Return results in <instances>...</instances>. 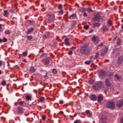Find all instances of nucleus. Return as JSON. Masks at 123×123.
<instances>
[{"mask_svg": "<svg viewBox=\"0 0 123 123\" xmlns=\"http://www.w3.org/2000/svg\"><path fill=\"white\" fill-rule=\"evenodd\" d=\"M100 25V24L98 23H95L92 25V27L94 28L98 27Z\"/></svg>", "mask_w": 123, "mask_h": 123, "instance_id": "obj_24", "label": "nucleus"}, {"mask_svg": "<svg viewBox=\"0 0 123 123\" xmlns=\"http://www.w3.org/2000/svg\"><path fill=\"white\" fill-rule=\"evenodd\" d=\"M63 13V11L62 9H61L59 11L58 13V15H62Z\"/></svg>", "mask_w": 123, "mask_h": 123, "instance_id": "obj_32", "label": "nucleus"}, {"mask_svg": "<svg viewBox=\"0 0 123 123\" xmlns=\"http://www.w3.org/2000/svg\"><path fill=\"white\" fill-rule=\"evenodd\" d=\"M101 29L102 32L104 33L105 31H108L109 29V28L107 26H105L102 28Z\"/></svg>", "mask_w": 123, "mask_h": 123, "instance_id": "obj_13", "label": "nucleus"}, {"mask_svg": "<svg viewBox=\"0 0 123 123\" xmlns=\"http://www.w3.org/2000/svg\"><path fill=\"white\" fill-rule=\"evenodd\" d=\"M108 50V48H106L102 52L101 55H104L106 53L107 51Z\"/></svg>", "mask_w": 123, "mask_h": 123, "instance_id": "obj_17", "label": "nucleus"}, {"mask_svg": "<svg viewBox=\"0 0 123 123\" xmlns=\"http://www.w3.org/2000/svg\"><path fill=\"white\" fill-rule=\"evenodd\" d=\"M58 8L59 9L61 10L62 9V6L61 4H59L58 6Z\"/></svg>", "mask_w": 123, "mask_h": 123, "instance_id": "obj_40", "label": "nucleus"}, {"mask_svg": "<svg viewBox=\"0 0 123 123\" xmlns=\"http://www.w3.org/2000/svg\"><path fill=\"white\" fill-rule=\"evenodd\" d=\"M123 61V57L120 56L118 57L117 62V64H121Z\"/></svg>", "mask_w": 123, "mask_h": 123, "instance_id": "obj_9", "label": "nucleus"}, {"mask_svg": "<svg viewBox=\"0 0 123 123\" xmlns=\"http://www.w3.org/2000/svg\"><path fill=\"white\" fill-rule=\"evenodd\" d=\"M76 17V13H74L71 15L69 17V18L71 19H74Z\"/></svg>", "mask_w": 123, "mask_h": 123, "instance_id": "obj_21", "label": "nucleus"}, {"mask_svg": "<svg viewBox=\"0 0 123 123\" xmlns=\"http://www.w3.org/2000/svg\"><path fill=\"white\" fill-rule=\"evenodd\" d=\"M23 62L25 63H26L27 62V61L25 59H24L23 60Z\"/></svg>", "mask_w": 123, "mask_h": 123, "instance_id": "obj_51", "label": "nucleus"}, {"mask_svg": "<svg viewBox=\"0 0 123 123\" xmlns=\"http://www.w3.org/2000/svg\"><path fill=\"white\" fill-rule=\"evenodd\" d=\"M119 93V92H117L116 93H115V94H117Z\"/></svg>", "mask_w": 123, "mask_h": 123, "instance_id": "obj_59", "label": "nucleus"}, {"mask_svg": "<svg viewBox=\"0 0 123 123\" xmlns=\"http://www.w3.org/2000/svg\"><path fill=\"white\" fill-rule=\"evenodd\" d=\"M27 50H26L25 52H23L22 55V56L23 57H25L27 55Z\"/></svg>", "mask_w": 123, "mask_h": 123, "instance_id": "obj_26", "label": "nucleus"}, {"mask_svg": "<svg viewBox=\"0 0 123 123\" xmlns=\"http://www.w3.org/2000/svg\"><path fill=\"white\" fill-rule=\"evenodd\" d=\"M2 25L0 24V32L3 31V29L2 28Z\"/></svg>", "mask_w": 123, "mask_h": 123, "instance_id": "obj_46", "label": "nucleus"}, {"mask_svg": "<svg viewBox=\"0 0 123 123\" xmlns=\"http://www.w3.org/2000/svg\"><path fill=\"white\" fill-rule=\"evenodd\" d=\"M105 85L107 86H109L111 85V83L110 82L109 79H106L105 80Z\"/></svg>", "mask_w": 123, "mask_h": 123, "instance_id": "obj_12", "label": "nucleus"}, {"mask_svg": "<svg viewBox=\"0 0 123 123\" xmlns=\"http://www.w3.org/2000/svg\"><path fill=\"white\" fill-rule=\"evenodd\" d=\"M50 59L49 58L45 59L43 61V62H44L45 64L46 65H48L49 63Z\"/></svg>", "mask_w": 123, "mask_h": 123, "instance_id": "obj_19", "label": "nucleus"}, {"mask_svg": "<svg viewBox=\"0 0 123 123\" xmlns=\"http://www.w3.org/2000/svg\"><path fill=\"white\" fill-rule=\"evenodd\" d=\"M107 24L109 26L111 25H112V21L111 20L108 19L107 21Z\"/></svg>", "mask_w": 123, "mask_h": 123, "instance_id": "obj_27", "label": "nucleus"}, {"mask_svg": "<svg viewBox=\"0 0 123 123\" xmlns=\"http://www.w3.org/2000/svg\"><path fill=\"white\" fill-rule=\"evenodd\" d=\"M84 29L87 30L89 28V26L88 25H85L84 27Z\"/></svg>", "mask_w": 123, "mask_h": 123, "instance_id": "obj_44", "label": "nucleus"}, {"mask_svg": "<svg viewBox=\"0 0 123 123\" xmlns=\"http://www.w3.org/2000/svg\"><path fill=\"white\" fill-rule=\"evenodd\" d=\"M87 115L89 117H91L92 116V114L90 113H88V114H87Z\"/></svg>", "mask_w": 123, "mask_h": 123, "instance_id": "obj_54", "label": "nucleus"}, {"mask_svg": "<svg viewBox=\"0 0 123 123\" xmlns=\"http://www.w3.org/2000/svg\"><path fill=\"white\" fill-rule=\"evenodd\" d=\"M114 80L117 81L120 80L121 78V76L117 74H116L114 76Z\"/></svg>", "mask_w": 123, "mask_h": 123, "instance_id": "obj_7", "label": "nucleus"}, {"mask_svg": "<svg viewBox=\"0 0 123 123\" xmlns=\"http://www.w3.org/2000/svg\"><path fill=\"white\" fill-rule=\"evenodd\" d=\"M52 72L54 74H56L57 72L56 69H54L52 70Z\"/></svg>", "mask_w": 123, "mask_h": 123, "instance_id": "obj_37", "label": "nucleus"}, {"mask_svg": "<svg viewBox=\"0 0 123 123\" xmlns=\"http://www.w3.org/2000/svg\"><path fill=\"white\" fill-rule=\"evenodd\" d=\"M90 113V112L89 111H86V113L87 114V115Z\"/></svg>", "mask_w": 123, "mask_h": 123, "instance_id": "obj_58", "label": "nucleus"}, {"mask_svg": "<svg viewBox=\"0 0 123 123\" xmlns=\"http://www.w3.org/2000/svg\"><path fill=\"white\" fill-rule=\"evenodd\" d=\"M5 34L8 35L10 34V32L9 31L6 30L5 31Z\"/></svg>", "mask_w": 123, "mask_h": 123, "instance_id": "obj_39", "label": "nucleus"}, {"mask_svg": "<svg viewBox=\"0 0 123 123\" xmlns=\"http://www.w3.org/2000/svg\"><path fill=\"white\" fill-rule=\"evenodd\" d=\"M49 35V32H46L44 34L43 37L44 39H46L48 38Z\"/></svg>", "mask_w": 123, "mask_h": 123, "instance_id": "obj_16", "label": "nucleus"}, {"mask_svg": "<svg viewBox=\"0 0 123 123\" xmlns=\"http://www.w3.org/2000/svg\"><path fill=\"white\" fill-rule=\"evenodd\" d=\"M120 122L121 123H123V118L121 119Z\"/></svg>", "mask_w": 123, "mask_h": 123, "instance_id": "obj_56", "label": "nucleus"}, {"mask_svg": "<svg viewBox=\"0 0 123 123\" xmlns=\"http://www.w3.org/2000/svg\"><path fill=\"white\" fill-rule=\"evenodd\" d=\"M1 71L0 70V75L1 74Z\"/></svg>", "mask_w": 123, "mask_h": 123, "instance_id": "obj_62", "label": "nucleus"}, {"mask_svg": "<svg viewBox=\"0 0 123 123\" xmlns=\"http://www.w3.org/2000/svg\"><path fill=\"white\" fill-rule=\"evenodd\" d=\"M74 123H80V121L79 120H76L74 122Z\"/></svg>", "mask_w": 123, "mask_h": 123, "instance_id": "obj_48", "label": "nucleus"}, {"mask_svg": "<svg viewBox=\"0 0 123 123\" xmlns=\"http://www.w3.org/2000/svg\"><path fill=\"white\" fill-rule=\"evenodd\" d=\"M27 40H30L32 38V36H27Z\"/></svg>", "mask_w": 123, "mask_h": 123, "instance_id": "obj_33", "label": "nucleus"}, {"mask_svg": "<svg viewBox=\"0 0 123 123\" xmlns=\"http://www.w3.org/2000/svg\"><path fill=\"white\" fill-rule=\"evenodd\" d=\"M99 75L101 76H104L105 74V72L102 70H101L99 72Z\"/></svg>", "mask_w": 123, "mask_h": 123, "instance_id": "obj_22", "label": "nucleus"}, {"mask_svg": "<svg viewBox=\"0 0 123 123\" xmlns=\"http://www.w3.org/2000/svg\"><path fill=\"white\" fill-rule=\"evenodd\" d=\"M6 81H5L4 80L2 81V82L1 84L2 85L4 86L5 85H6Z\"/></svg>", "mask_w": 123, "mask_h": 123, "instance_id": "obj_41", "label": "nucleus"}, {"mask_svg": "<svg viewBox=\"0 0 123 123\" xmlns=\"http://www.w3.org/2000/svg\"><path fill=\"white\" fill-rule=\"evenodd\" d=\"M84 123H89L88 122H85Z\"/></svg>", "mask_w": 123, "mask_h": 123, "instance_id": "obj_64", "label": "nucleus"}, {"mask_svg": "<svg viewBox=\"0 0 123 123\" xmlns=\"http://www.w3.org/2000/svg\"><path fill=\"white\" fill-rule=\"evenodd\" d=\"M123 104V100L121 99L118 100L116 104L117 106L118 107H120L122 106Z\"/></svg>", "mask_w": 123, "mask_h": 123, "instance_id": "obj_6", "label": "nucleus"}, {"mask_svg": "<svg viewBox=\"0 0 123 123\" xmlns=\"http://www.w3.org/2000/svg\"><path fill=\"white\" fill-rule=\"evenodd\" d=\"M93 31V30H92V31H89V33H91V32H92V31Z\"/></svg>", "mask_w": 123, "mask_h": 123, "instance_id": "obj_61", "label": "nucleus"}, {"mask_svg": "<svg viewBox=\"0 0 123 123\" xmlns=\"http://www.w3.org/2000/svg\"><path fill=\"white\" fill-rule=\"evenodd\" d=\"M92 61H86L85 62V63L86 64L89 65Z\"/></svg>", "mask_w": 123, "mask_h": 123, "instance_id": "obj_36", "label": "nucleus"}, {"mask_svg": "<svg viewBox=\"0 0 123 123\" xmlns=\"http://www.w3.org/2000/svg\"><path fill=\"white\" fill-rule=\"evenodd\" d=\"M83 15L85 17H86L87 16V15L86 12H84V14H83Z\"/></svg>", "mask_w": 123, "mask_h": 123, "instance_id": "obj_50", "label": "nucleus"}, {"mask_svg": "<svg viewBox=\"0 0 123 123\" xmlns=\"http://www.w3.org/2000/svg\"><path fill=\"white\" fill-rule=\"evenodd\" d=\"M103 96L101 94H100L98 97V101L99 103H101L103 100Z\"/></svg>", "mask_w": 123, "mask_h": 123, "instance_id": "obj_11", "label": "nucleus"}, {"mask_svg": "<svg viewBox=\"0 0 123 123\" xmlns=\"http://www.w3.org/2000/svg\"><path fill=\"white\" fill-rule=\"evenodd\" d=\"M17 108V111L18 114H21L24 113V109L23 108L18 107Z\"/></svg>", "mask_w": 123, "mask_h": 123, "instance_id": "obj_8", "label": "nucleus"}, {"mask_svg": "<svg viewBox=\"0 0 123 123\" xmlns=\"http://www.w3.org/2000/svg\"><path fill=\"white\" fill-rule=\"evenodd\" d=\"M100 16L99 14H96L95 17V19L96 20H98L100 18Z\"/></svg>", "mask_w": 123, "mask_h": 123, "instance_id": "obj_25", "label": "nucleus"}, {"mask_svg": "<svg viewBox=\"0 0 123 123\" xmlns=\"http://www.w3.org/2000/svg\"><path fill=\"white\" fill-rule=\"evenodd\" d=\"M104 85V83L101 82H99L94 85L93 88L95 90H97L98 89L99 87H103Z\"/></svg>", "mask_w": 123, "mask_h": 123, "instance_id": "obj_2", "label": "nucleus"}, {"mask_svg": "<svg viewBox=\"0 0 123 123\" xmlns=\"http://www.w3.org/2000/svg\"><path fill=\"white\" fill-rule=\"evenodd\" d=\"M92 61L93 60H94L95 59L94 58V57L93 56H91L89 58Z\"/></svg>", "mask_w": 123, "mask_h": 123, "instance_id": "obj_45", "label": "nucleus"}, {"mask_svg": "<svg viewBox=\"0 0 123 123\" xmlns=\"http://www.w3.org/2000/svg\"><path fill=\"white\" fill-rule=\"evenodd\" d=\"M92 40L94 44L96 45L98 43L99 41V39L97 37L94 36L92 38Z\"/></svg>", "mask_w": 123, "mask_h": 123, "instance_id": "obj_4", "label": "nucleus"}, {"mask_svg": "<svg viewBox=\"0 0 123 123\" xmlns=\"http://www.w3.org/2000/svg\"><path fill=\"white\" fill-rule=\"evenodd\" d=\"M122 29L123 30V24L122 25Z\"/></svg>", "mask_w": 123, "mask_h": 123, "instance_id": "obj_63", "label": "nucleus"}, {"mask_svg": "<svg viewBox=\"0 0 123 123\" xmlns=\"http://www.w3.org/2000/svg\"><path fill=\"white\" fill-rule=\"evenodd\" d=\"M46 118V116L45 115H43L42 117V119L43 120H45Z\"/></svg>", "mask_w": 123, "mask_h": 123, "instance_id": "obj_49", "label": "nucleus"}, {"mask_svg": "<svg viewBox=\"0 0 123 123\" xmlns=\"http://www.w3.org/2000/svg\"><path fill=\"white\" fill-rule=\"evenodd\" d=\"M59 103L60 104H62L63 103V102L62 100H60L59 101Z\"/></svg>", "mask_w": 123, "mask_h": 123, "instance_id": "obj_53", "label": "nucleus"}, {"mask_svg": "<svg viewBox=\"0 0 123 123\" xmlns=\"http://www.w3.org/2000/svg\"><path fill=\"white\" fill-rule=\"evenodd\" d=\"M94 80L92 79H90L88 81V83L90 84H92L94 82Z\"/></svg>", "mask_w": 123, "mask_h": 123, "instance_id": "obj_30", "label": "nucleus"}, {"mask_svg": "<svg viewBox=\"0 0 123 123\" xmlns=\"http://www.w3.org/2000/svg\"><path fill=\"white\" fill-rule=\"evenodd\" d=\"M55 15L54 14L52 15H49L48 18L47 19V21L49 23H51L54 20Z\"/></svg>", "mask_w": 123, "mask_h": 123, "instance_id": "obj_5", "label": "nucleus"}, {"mask_svg": "<svg viewBox=\"0 0 123 123\" xmlns=\"http://www.w3.org/2000/svg\"><path fill=\"white\" fill-rule=\"evenodd\" d=\"M44 98L43 97H41L39 99L40 101L41 102H43L44 101Z\"/></svg>", "mask_w": 123, "mask_h": 123, "instance_id": "obj_35", "label": "nucleus"}, {"mask_svg": "<svg viewBox=\"0 0 123 123\" xmlns=\"http://www.w3.org/2000/svg\"><path fill=\"white\" fill-rule=\"evenodd\" d=\"M35 71L36 69L33 67L31 68L30 70V71L32 73H33L34 72H35Z\"/></svg>", "mask_w": 123, "mask_h": 123, "instance_id": "obj_31", "label": "nucleus"}, {"mask_svg": "<svg viewBox=\"0 0 123 123\" xmlns=\"http://www.w3.org/2000/svg\"><path fill=\"white\" fill-rule=\"evenodd\" d=\"M69 39L68 38H67L64 40V43L65 45L67 46H68L70 45L69 42Z\"/></svg>", "mask_w": 123, "mask_h": 123, "instance_id": "obj_14", "label": "nucleus"}, {"mask_svg": "<svg viewBox=\"0 0 123 123\" xmlns=\"http://www.w3.org/2000/svg\"><path fill=\"white\" fill-rule=\"evenodd\" d=\"M4 16L6 17H7L8 14V12L7 10L4 11Z\"/></svg>", "mask_w": 123, "mask_h": 123, "instance_id": "obj_28", "label": "nucleus"}, {"mask_svg": "<svg viewBox=\"0 0 123 123\" xmlns=\"http://www.w3.org/2000/svg\"><path fill=\"white\" fill-rule=\"evenodd\" d=\"M99 53L98 52L97 53H96V55H95V56H94V58L95 59H96L97 58L98 56H99Z\"/></svg>", "mask_w": 123, "mask_h": 123, "instance_id": "obj_38", "label": "nucleus"}, {"mask_svg": "<svg viewBox=\"0 0 123 123\" xmlns=\"http://www.w3.org/2000/svg\"><path fill=\"white\" fill-rule=\"evenodd\" d=\"M117 6H115L114 8V10H116L117 9Z\"/></svg>", "mask_w": 123, "mask_h": 123, "instance_id": "obj_57", "label": "nucleus"}, {"mask_svg": "<svg viewBox=\"0 0 123 123\" xmlns=\"http://www.w3.org/2000/svg\"><path fill=\"white\" fill-rule=\"evenodd\" d=\"M73 53V52L71 51H70L68 53V54L69 55H72Z\"/></svg>", "mask_w": 123, "mask_h": 123, "instance_id": "obj_52", "label": "nucleus"}, {"mask_svg": "<svg viewBox=\"0 0 123 123\" xmlns=\"http://www.w3.org/2000/svg\"><path fill=\"white\" fill-rule=\"evenodd\" d=\"M31 99V97L29 95H27L26 97V99L27 100H30Z\"/></svg>", "mask_w": 123, "mask_h": 123, "instance_id": "obj_34", "label": "nucleus"}, {"mask_svg": "<svg viewBox=\"0 0 123 123\" xmlns=\"http://www.w3.org/2000/svg\"><path fill=\"white\" fill-rule=\"evenodd\" d=\"M106 107L111 109H114L115 108L114 103L113 101L107 102L106 104Z\"/></svg>", "mask_w": 123, "mask_h": 123, "instance_id": "obj_3", "label": "nucleus"}, {"mask_svg": "<svg viewBox=\"0 0 123 123\" xmlns=\"http://www.w3.org/2000/svg\"><path fill=\"white\" fill-rule=\"evenodd\" d=\"M80 52L82 54L86 55L89 53V50L87 47L83 46L81 48Z\"/></svg>", "mask_w": 123, "mask_h": 123, "instance_id": "obj_1", "label": "nucleus"}, {"mask_svg": "<svg viewBox=\"0 0 123 123\" xmlns=\"http://www.w3.org/2000/svg\"><path fill=\"white\" fill-rule=\"evenodd\" d=\"M90 99L92 100L95 101L97 98V97L95 95H92L90 96Z\"/></svg>", "mask_w": 123, "mask_h": 123, "instance_id": "obj_15", "label": "nucleus"}, {"mask_svg": "<svg viewBox=\"0 0 123 123\" xmlns=\"http://www.w3.org/2000/svg\"><path fill=\"white\" fill-rule=\"evenodd\" d=\"M7 41V40L6 38H4L2 40V42H3L5 43Z\"/></svg>", "mask_w": 123, "mask_h": 123, "instance_id": "obj_42", "label": "nucleus"}, {"mask_svg": "<svg viewBox=\"0 0 123 123\" xmlns=\"http://www.w3.org/2000/svg\"><path fill=\"white\" fill-rule=\"evenodd\" d=\"M104 43H101L100 44L97 45L96 47L95 48L97 50L98 49L101 48L104 45Z\"/></svg>", "mask_w": 123, "mask_h": 123, "instance_id": "obj_18", "label": "nucleus"}, {"mask_svg": "<svg viewBox=\"0 0 123 123\" xmlns=\"http://www.w3.org/2000/svg\"><path fill=\"white\" fill-rule=\"evenodd\" d=\"M87 11L89 12H91L92 11V10L91 9L89 8H87Z\"/></svg>", "mask_w": 123, "mask_h": 123, "instance_id": "obj_47", "label": "nucleus"}, {"mask_svg": "<svg viewBox=\"0 0 123 123\" xmlns=\"http://www.w3.org/2000/svg\"><path fill=\"white\" fill-rule=\"evenodd\" d=\"M4 63V62H2L1 61H0V67H1V65H2V63Z\"/></svg>", "mask_w": 123, "mask_h": 123, "instance_id": "obj_55", "label": "nucleus"}, {"mask_svg": "<svg viewBox=\"0 0 123 123\" xmlns=\"http://www.w3.org/2000/svg\"><path fill=\"white\" fill-rule=\"evenodd\" d=\"M47 55L46 54H43L41 55L40 58H42L43 59L47 58Z\"/></svg>", "mask_w": 123, "mask_h": 123, "instance_id": "obj_23", "label": "nucleus"}, {"mask_svg": "<svg viewBox=\"0 0 123 123\" xmlns=\"http://www.w3.org/2000/svg\"><path fill=\"white\" fill-rule=\"evenodd\" d=\"M114 74V73L112 72H110L109 73V77H111Z\"/></svg>", "mask_w": 123, "mask_h": 123, "instance_id": "obj_43", "label": "nucleus"}, {"mask_svg": "<svg viewBox=\"0 0 123 123\" xmlns=\"http://www.w3.org/2000/svg\"><path fill=\"white\" fill-rule=\"evenodd\" d=\"M79 11L81 12H84L86 11V9L83 7H79L78 8Z\"/></svg>", "mask_w": 123, "mask_h": 123, "instance_id": "obj_20", "label": "nucleus"}, {"mask_svg": "<svg viewBox=\"0 0 123 123\" xmlns=\"http://www.w3.org/2000/svg\"><path fill=\"white\" fill-rule=\"evenodd\" d=\"M2 42V40L1 39H0V43H1Z\"/></svg>", "mask_w": 123, "mask_h": 123, "instance_id": "obj_60", "label": "nucleus"}, {"mask_svg": "<svg viewBox=\"0 0 123 123\" xmlns=\"http://www.w3.org/2000/svg\"><path fill=\"white\" fill-rule=\"evenodd\" d=\"M24 103V101H22L21 102H19V105L20 106H23V104Z\"/></svg>", "mask_w": 123, "mask_h": 123, "instance_id": "obj_29", "label": "nucleus"}, {"mask_svg": "<svg viewBox=\"0 0 123 123\" xmlns=\"http://www.w3.org/2000/svg\"><path fill=\"white\" fill-rule=\"evenodd\" d=\"M34 30V29L32 27L28 29V31L25 32L26 34H29L32 33Z\"/></svg>", "mask_w": 123, "mask_h": 123, "instance_id": "obj_10", "label": "nucleus"}]
</instances>
